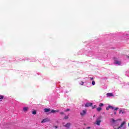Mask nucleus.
<instances>
[{
  "label": "nucleus",
  "instance_id": "nucleus-1",
  "mask_svg": "<svg viewBox=\"0 0 129 129\" xmlns=\"http://www.w3.org/2000/svg\"><path fill=\"white\" fill-rule=\"evenodd\" d=\"M85 114H86V110H83L82 111L80 112L81 116H84Z\"/></svg>",
  "mask_w": 129,
  "mask_h": 129
},
{
  "label": "nucleus",
  "instance_id": "nucleus-2",
  "mask_svg": "<svg viewBox=\"0 0 129 129\" xmlns=\"http://www.w3.org/2000/svg\"><path fill=\"white\" fill-rule=\"evenodd\" d=\"M71 125V123H67L66 125H63L64 127H67L68 128H70Z\"/></svg>",
  "mask_w": 129,
  "mask_h": 129
},
{
  "label": "nucleus",
  "instance_id": "nucleus-3",
  "mask_svg": "<svg viewBox=\"0 0 129 129\" xmlns=\"http://www.w3.org/2000/svg\"><path fill=\"white\" fill-rule=\"evenodd\" d=\"M85 107H89V106H92V103H87L85 105Z\"/></svg>",
  "mask_w": 129,
  "mask_h": 129
},
{
  "label": "nucleus",
  "instance_id": "nucleus-4",
  "mask_svg": "<svg viewBox=\"0 0 129 129\" xmlns=\"http://www.w3.org/2000/svg\"><path fill=\"white\" fill-rule=\"evenodd\" d=\"M124 124H125V121L122 122V123L120 125V126L117 129L121 128V127H122V126H123Z\"/></svg>",
  "mask_w": 129,
  "mask_h": 129
},
{
  "label": "nucleus",
  "instance_id": "nucleus-5",
  "mask_svg": "<svg viewBox=\"0 0 129 129\" xmlns=\"http://www.w3.org/2000/svg\"><path fill=\"white\" fill-rule=\"evenodd\" d=\"M114 64H116V65H120V61L118 60H114Z\"/></svg>",
  "mask_w": 129,
  "mask_h": 129
},
{
  "label": "nucleus",
  "instance_id": "nucleus-6",
  "mask_svg": "<svg viewBox=\"0 0 129 129\" xmlns=\"http://www.w3.org/2000/svg\"><path fill=\"white\" fill-rule=\"evenodd\" d=\"M29 110V107H24L23 108V111L24 112H26V111H28Z\"/></svg>",
  "mask_w": 129,
  "mask_h": 129
},
{
  "label": "nucleus",
  "instance_id": "nucleus-7",
  "mask_svg": "<svg viewBox=\"0 0 129 129\" xmlns=\"http://www.w3.org/2000/svg\"><path fill=\"white\" fill-rule=\"evenodd\" d=\"M100 122H101V120H97L96 121V123L97 125H100Z\"/></svg>",
  "mask_w": 129,
  "mask_h": 129
},
{
  "label": "nucleus",
  "instance_id": "nucleus-8",
  "mask_svg": "<svg viewBox=\"0 0 129 129\" xmlns=\"http://www.w3.org/2000/svg\"><path fill=\"white\" fill-rule=\"evenodd\" d=\"M106 95L108 97H111L113 96V94H112V93H108L106 94Z\"/></svg>",
  "mask_w": 129,
  "mask_h": 129
},
{
  "label": "nucleus",
  "instance_id": "nucleus-9",
  "mask_svg": "<svg viewBox=\"0 0 129 129\" xmlns=\"http://www.w3.org/2000/svg\"><path fill=\"white\" fill-rule=\"evenodd\" d=\"M50 112L51 113H54V112H59V110H52Z\"/></svg>",
  "mask_w": 129,
  "mask_h": 129
},
{
  "label": "nucleus",
  "instance_id": "nucleus-10",
  "mask_svg": "<svg viewBox=\"0 0 129 129\" xmlns=\"http://www.w3.org/2000/svg\"><path fill=\"white\" fill-rule=\"evenodd\" d=\"M47 121H48V119L46 118V119H44L42 121H41V123H43L44 122H47Z\"/></svg>",
  "mask_w": 129,
  "mask_h": 129
},
{
  "label": "nucleus",
  "instance_id": "nucleus-11",
  "mask_svg": "<svg viewBox=\"0 0 129 129\" xmlns=\"http://www.w3.org/2000/svg\"><path fill=\"white\" fill-rule=\"evenodd\" d=\"M50 109L45 108L44 109V112H49L50 111Z\"/></svg>",
  "mask_w": 129,
  "mask_h": 129
},
{
  "label": "nucleus",
  "instance_id": "nucleus-12",
  "mask_svg": "<svg viewBox=\"0 0 129 129\" xmlns=\"http://www.w3.org/2000/svg\"><path fill=\"white\" fill-rule=\"evenodd\" d=\"M119 114H120V113H125L124 111H122V110H119Z\"/></svg>",
  "mask_w": 129,
  "mask_h": 129
},
{
  "label": "nucleus",
  "instance_id": "nucleus-13",
  "mask_svg": "<svg viewBox=\"0 0 129 129\" xmlns=\"http://www.w3.org/2000/svg\"><path fill=\"white\" fill-rule=\"evenodd\" d=\"M109 108H111V109H114V107H113L112 106L109 105Z\"/></svg>",
  "mask_w": 129,
  "mask_h": 129
},
{
  "label": "nucleus",
  "instance_id": "nucleus-14",
  "mask_svg": "<svg viewBox=\"0 0 129 129\" xmlns=\"http://www.w3.org/2000/svg\"><path fill=\"white\" fill-rule=\"evenodd\" d=\"M69 118V117L67 115L64 116V119H68Z\"/></svg>",
  "mask_w": 129,
  "mask_h": 129
},
{
  "label": "nucleus",
  "instance_id": "nucleus-15",
  "mask_svg": "<svg viewBox=\"0 0 129 129\" xmlns=\"http://www.w3.org/2000/svg\"><path fill=\"white\" fill-rule=\"evenodd\" d=\"M4 99V96L3 95H0V99H1V101H2V99Z\"/></svg>",
  "mask_w": 129,
  "mask_h": 129
},
{
  "label": "nucleus",
  "instance_id": "nucleus-16",
  "mask_svg": "<svg viewBox=\"0 0 129 129\" xmlns=\"http://www.w3.org/2000/svg\"><path fill=\"white\" fill-rule=\"evenodd\" d=\"M101 108L99 107V108H97V111H100V110H101Z\"/></svg>",
  "mask_w": 129,
  "mask_h": 129
},
{
  "label": "nucleus",
  "instance_id": "nucleus-17",
  "mask_svg": "<svg viewBox=\"0 0 129 129\" xmlns=\"http://www.w3.org/2000/svg\"><path fill=\"white\" fill-rule=\"evenodd\" d=\"M32 114H37V112L36 111H33V112H32Z\"/></svg>",
  "mask_w": 129,
  "mask_h": 129
},
{
  "label": "nucleus",
  "instance_id": "nucleus-18",
  "mask_svg": "<svg viewBox=\"0 0 129 129\" xmlns=\"http://www.w3.org/2000/svg\"><path fill=\"white\" fill-rule=\"evenodd\" d=\"M92 85H95V81H93L92 82Z\"/></svg>",
  "mask_w": 129,
  "mask_h": 129
},
{
  "label": "nucleus",
  "instance_id": "nucleus-19",
  "mask_svg": "<svg viewBox=\"0 0 129 129\" xmlns=\"http://www.w3.org/2000/svg\"><path fill=\"white\" fill-rule=\"evenodd\" d=\"M99 106H103V103H100Z\"/></svg>",
  "mask_w": 129,
  "mask_h": 129
},
{
  "label": "nucleus",
  "instance_id": "nucleus-20",
  "mask_svg": "<svg viewBox=\"0 0 129 129\" xmlns=\"http://www.w3.org/2000/svg\"><path fill=\"white\" fill-rule=\"evenodd\" d=\"M94 108H96V105H94V106H92V109H94Z\"/></svg>",
  "mask_w": 129,
  "mask_h": 129
},
{
  "label": "nucleus",
  "instance_id": "nucleus-21",
  "mask_svg": "<svg viewBox=\"0 0 129 129\" xmlns=\"http://www.w3.org/2000/svg\"><path fill=\"white\" fill-rule=\"evenodd\" d=\"M109 108H110L109 106H108V107H106V110H108L109 109Z\"/></svg>",
  "mask_w": 129,
  "mask_h": 129
},
{
  "label": "nucleus",
  "instance_id": "nucleus-22",
  "mask_svg": "<svg viewBox=\"0 0 129 129\" xmlns=\"http://www.w3.org/2000/svg\"><path fill=\"white\" fill-rule=\"evenodd\" d=\"M80 84L81 85H83V84H84V82H81Z\"/></svg>",
  "mask_w": 129,
  "mask_h": 129
},
{
  "label": "nucleus",
  "instance_id": "nucleus-23",
  "mask_svg": "<svg viewBox=\"0 0 129 129\" xmlns=\"http://www.w3.org/2000/svg\"><path fill=\"white\" fill-rule=\"evenodd\" d=\"M70 111V109H67V110H66L65 111Z\"/></svg>",
  "mask_w": 129,
  "mask_h": 129
},
{
  "label": "nucleus",
  "instance_id": "nucleus-24",
  "mask_svg": "<svg viewBox=\"0 0 129 129\" xmlns=\"http://www.w3.org/2000/svg\"><path fill=\"white\" fill-rule=\"evenodd\" d=\"M114 110H117L118 109V107L115 108V109L114 108Z\"/></svg>",
  "mask_w": 129,
  "mask_h": 129
},
{
  "label": "nucleus",
  "instance_id": "nucleus-25",
  "mask_svg": "<svg viewBox=\"0 0 129 129\" xmlns=\"http://www.w3.org/2000/svg\"><path fill=\"white\" fill-rule=\"evenodd\" d=\"M60 114H61V115L64 114V113L63 112H60Z\"/></svg>",
  "mask_w": 129,
  "mask_h": 129
},
{
  "label": "nucleus",
  "instance_id": "nucleus-26",
  "mask_svg": "<svg viewBox=\"0 0 129 129\" xmlns=\"http://www.w3.org/2000/svg\"><path fill=\"white\" fill-rule=\"evenodd\" d=\"M54 127H55V128H58V126H54Z\"/></svg>",
  "mask_w": 129,
  "mask_h": 129
},
{
  "label": "nucleus",
  "instance_id": "nucleus-27",
  "mask_svg": "<svg viewBox=\"0 0 129 129\" xmlns=\"http://www.w3.org/2000/svg\"><path fill=\"white\" fill-rule=\"evenodd\" d=\"M91 80H93V78H90Z\"/></svg>",
  "mask_w": 129,
  "mask_h": 129
},
{
  "label": "nucleus",
  "instance_id": "nucleus-28",
  "mask_svg": "<svg viewBox=\"0 0 129 129\" xmlns=\"http://www.w3.org/2000/svg\"><path fill=\"white\" fill-rule=\"evenodd\" d=\"M89 128H90V127H89V126L87 127V129H89Z\"/></svg>",
  "mask_w": 129,
  "mask_h": 129
},
{
  "label": "nucleus",
  "instance_id": "nucleus-29",
  "mask_svg": "<svg viewBox=\"0 0 129 129\" xmlns=\"http://www.w3.org/2000/svg\"><path fill=\"white\" fill-rule=\"evenodd\" d=\"M114 114H116V112H114Z\"/></svg>",
  "mask_w": 129,
  "mask_h": 129
},
{
  "label": "nucleus",
  "instance_id": "nucleus-30",
  "mask_svg": "<svg viewBox=\"0 0 129 129\" xmlns=\"http://www.w3.org/2000/svg\"><path fill=\"white\" fill-rule=\"evenodd\" d=\"M113 121H114V119H113Z\"/></svg>",
  "mask_w": 129,
  "mask_h": 129
}]
</instances>
